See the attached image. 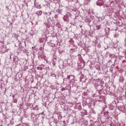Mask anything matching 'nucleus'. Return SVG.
Wrapping results in <instances>:
<instances>
[{
  "label": "nucleus",
  "mask_w": 126,
  "mask_h": 126,
  "mask_svg": "<svg viewBox=\"0 0 126 126\" xmlns=\"http://www.w3.org/2000/svg\"><path fill=\"white\" fill-rule=\"evenodd\" d=\"M100 1H101V0H98L97 3H99V5H103V4H104V2L103 1H102L101 2Z\"/></svg>",
  "instance_id": "obj_1"
},
{
  "label": "nucleus",
  "mask_w": 126,
  "mask_h": 126,
  "mask_svg": "<svg viewBox=\"0 0 126 126\" xmlns=\"http://www.w3.org/2000/svg\"><path fill=\"white\" fill-rule=\"evenodd\" d=\"M42 11H40V10L37 11L36 12V14L37 15H42Z\"/></svg>",
  "instance_id": "obj_2"
},
{
  "label": "nucleus",
  "mask_w": 126,
  "mask_h": 126,
  "mask_svg": "<svg viewBox=\"0 0 126 126\" xmlns=\"http://www.w3.org/2000/svg\"><path fill=\"white\" fill-rule=\"evenodd\" d=\"M70 76H72V75H69V76H67V78L68 79H70Z\"/></svg>",
  "instance_id": "obj_3"
},
{
  "label": "nucleus",
  "mask_w": 126,
  "mask_h": 126,
  "mask_svg": "<svg viewBox=\"0 0 126 126\" xmlns=\"http://www.w3.org/2000/svg\"><path fill=\"white\" fill-rule=\"evenodd\" d=\"M37 8H41V5H38V6H37Z\"/></svg>",
  "instance_id": "obj_4"
},
{
  "label": "nucleus",
  "mask_w": 126,
  "mask_h": 126,
  "mask_svg": "<svg viewBox=\"0 0 126 126\" xmlns=\"http://www.w3.org/2000/svg\"><path fill=\"white\" fill-rule=\"evenodd\" d=\"M100 29V27L99 26H97V30H99Z\"/></svg>",
  "instance_id": "obj_5"
}]
</instances>
